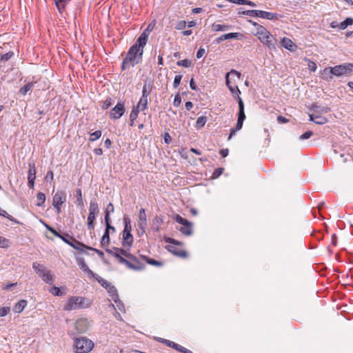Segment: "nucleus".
<instances>
[{
    "label": "nucleus",
    "mask_w": 353,
    "mask_h": 353,
    "mask_svg": "<svg viewBox=\"0 0 353 353\" xmlns=\"http://www.w3.org/2000/svg\"><path fill=\"white\" fill-rule=\"evenodd\" d=\"M334 76L341 77V76H350L352 74L353 71V63H345L344 64L337 65L332 67Z\"/></svg>",
    "instance_id": "0eeeda50"
},
{
    "label": "nucleus",
    "mask_w": 353,
    "mask_h": 353,
    "mask_svg": "<svg viewBox=\"0 0 353 353\" xmlns=\"http://www.w3.org/2000/svg\"><path fill=\"white\" fill-rule=\"evenodd\" d=\"M110 98H107L102 105V109L106 110L112 105V101Z\"/></svg>",
    "instance_id": "4d7b16f0"
},
{
    "label": "nucleus",
    "mask_w": 353,
    "mask_h": 353,
    "mask_svg": "<svg viewBox=\"0 0 353 353\" xmlns=\"http://www.w3.org/2000/svg\"><path fill=\"white\" fill-rule=\"evenodd\" d=\"M206 121H207V119L205 117H199L196 120V127L199 129L201 128L202 127L204 126Z\"/></svg>",
    "instance_id": "37998d69"
},
{
    "label": "nucleus",
    "mask_w": 353,
    "mask_h": 353,
    "mask_svg": "<svg viewBox=\"0 0 353 353\" xmlns=\"http://www.w3.org/2000/svg\"><path fill=\"white\" fill-rule=\"evenodd\" d=\"M74 345L76 353H88L93 348L94 343L86 337H80L75 339Z\"/></svg>",
    "instance_id": "423d86ee"
},
{
    "label": "nucleus",
    "mask_w": 353,
    "mask_h": 353,
    "mask_svg": "<svg viewBox=\"0 0 353 353\" xmlns=\"http://www.w3.org/2000/svg\"><path fill=\"white\" fill-rule=\"evenodd\" d=\"M242 37H243V35L241 33H239V32H231V33H228V34H222L219 37L216 38L215 39L214 42L216 44H219V43H220L221 42H222L224 40L232 39H241Z\"/></svg>",
    "instance_id": "dca6fc26"
},
{
    "label": "nucleus",
    "mask_w": 353,
    "mask_h": 353,
    "mask_svg": "<svg viewBox=\"0 0 353 353\" xmlns=\"http://www.w3.org/2000/svg\"><path fill=\"white\" fill-rule=\"evenodd\" d=\"M181 103V97L179 94H177L175 95V97H174V102H173V105L175 107H179Z\"/></svg>",
    "instance_id": "13d9d810"
},
{
    "label": "nucleus",
    "mask_w": 353,
    "mask_h": 353,
    "mask_svg": "<svg viewBox=\"0 0 353 353\" xmlns=\"http://www.w3.org/2000/svg\"><path fill=\"white\" fill-rule=\"evenodd\" d=\"M54 1L59 13L62 14L65 11L66 6L71 0H54Z\"/></svg>",
    "instance_id": "b1692460"
},
{
    "label": "nucleus",
    "mask_w": 353,
    "mask_h": 353,
    "mask_svg": "<svg viewBox=\"0 0 353 353\" xmlns=\"http://www.w3.org/2000/svg\"><path fill=\"white\" fill-rule=\"evenodd\" d=\"M122 239V245L123 248L126 247L130 248L132 245L133 236L131 232H123Z\"/></svg>",
    "instance_id": "6ab92c4d"
},
{
    "label": "nucleus",
    "mask_w": 353,
    "mask_h": 353,
    "mask_svg": "<svg viewBox=\"0 0 353 353\" xmlns=\"http://www.w3.org/2000/svg\"><path fill=\"white\" fill-rule=\"evenodd\" d=\"M40 277L47 283L52 284L53 283V275L51 274L50 270L46 272Z\"/></svg>",
    "instance_id": "473e14b6"
},
{
    "label": "nucleus",
    "mask_w": 353,
    "mask_h": 353,
    "mask_svg": "<svg viewBox=\"0 0 353 353\" xmlns=\"http://www.w3.org/2000/svg\"><path fill=\"white\" fill-rule=\"evenodd\" d=\"M308 68L310 71L314 72L316 69V65L313 61H310L308 64Z\"/></svg>",
    "instance_id": "69168bd1"
},
{
    "label": "nucleus",
    "mask_w": 353,
    "mask_h": 353,
    "mask_svg": "<svg viewBox=\"0 0 353 353\" xmlns=\"http://www.w3.org/2000/svg\"><path fill=\"white\" fill-rule=\"evenodd\" d=\"M76 194H77V205L82 208L83 207L84 204H83V198H82V192H81V189H77L76 190Z\"/></svg>",
    "instance_id": "ea45409f"
},
{
    "label": "nucleus",
    "mask_w": 353,
    "mask_h": 353,
    "mask_svg": "<svg viewBox=\"0 0 353 353\" xmlns=\"http://www.w3.org/2000/svg\"><path fill=\"white\" fill-rule=\"evenodd\" d=\"M87 250L94 251L95 253H97L101 258H102L104 255L103 252L98 249L94 248L92 247L88 246L87 247Z\"/></svg>",
    "instance_id": "e2e57ef3"
},
{
    "label": "nucleus",
    "mask_w": 353,
    "mask_h": 353,
    "mask_svg": "<svg viewBox=\"0 0 353 353\" xmlns=\"http://www.w3.org/2000/svg\"><path fill=\"white\" fill-rule=\"evenodd\" d=\"M136 108H137L141 111L146 110L148 108V99L141 97Z\"/></svg>",
    "instance_id": "7c9ffc66"
},
{
    "label": "nucleus",
    "mask_w": 353,
    "mask_h": 353,
    "mask_svg": "<svg viewBox=\"0 0 353 353\" xmlns=\"http://www.w3.org/2000/svg\"><path fill=\"white\" fill-rule=\"evenodd\" d=\"M89 326V322L86 319H79L75 322V329L79 334L86 332Z\"/></svg>",
    "instance_id": "f8f14e48"
},
{
    "label": "nucleus",
    "mask_w": 353,
    "mask_h": 353,
    "mask_svg": "<svg viewBox=\"0 0 353 353\" xmlns=\"http://www.w3.org/2000/svg\"><path fill=\"white\" fill-rule=\"evenodd\" d=\"M155 26L154 23H150L148 27L144 30V31L141 34L139 37L138 41L141 45L147 43L148 36L150 33L154 30Z\"/></svg>",
    "instance_id": "9b49d317"
},
{
    "label": "nucleus",
    "mask_w": 353,
    "mask_h": 353,
    "mask_svg": "<svg viewBox=\"0 0 353 353\" xmlns=\"http://www.w3.org/2000/svg\"><path fill=\"white\" fill-rule=\"evenodd\" d=\"M10 245V241L0 236V248H7Z\"/></svg>",
    "instance_id": "de8ad7c7"
},
{
    "label": "nucleus",
    "mask_w": 353,
    "mask_h": 353,
    "mask_svg": "<svg viewBox=\"0 0 353 353\" xmlns=\"http://www.w3.org/2000/svg\"><path fill=\"white\" fill-rule=\"evenodd\" d=\"M313 135L312 131H307L299 137L300 140H305L310 138Z\"/></svg>",
    "instance_id": "5fc2aeb1"
},
{
    "label": "nucleus",
    "mask_w": 353,
    "mask_h": 353,
    "mask_svg": "<svg viewBox=\"0 0 353 353\" xmlns=\"http://www.w3.org/2000/svg\"><path fill=\"white\" fill-rule=\"evenodd\" d=\"M168 243H170L171 244H172V245H183V243L181 242V241H179L176 239H172V238H169L168 239V240L166 241Z\"/></svg>",
    "instance_id": "680f3d73"
},
{
    "label": "nucleus",
    "mask_w": 353,
    "mask_h": 353,
    "mask_svg": "<svg viewBox=\"0 0 353 353\" xmlns=\"http://www.w3.org/2000/svg\"><path fill=\"white\" fill-rule=\"evenodd\" d=\"M67 236L70 237V239L72 240V242L70 245L72 248L74 249L79 250L82 253H84L85 254H88L87 251L85 250V249L87 250V247L88 245H86L85 244L76 240L74 237L71 236L70 234H67Z\"/></svg>",
    "instance_id": "ddd939ff"
},
{
    "label": "nucleus",
    "mask_w": 353,
    "mask_h": 353,
    "mask_svg": "<svg viewBox=\"0 0 353 353\" xmlns=\"http://www.w3.org/2000/svg\"><path fill=\"white\" fill-rule=\"evenodd\" d=\"M212 27V30L216 32H223V31H227L230 29V26L224 25V24L213 23Z\"/></svg>",
    "instance_id": "c85d7f7f"
},
{
    "label": "nucleus",
    "mask_w": 353,
    "mask_h": 353,
    "mask_svg": "<svg viewBox=\"0 0 353 353\" xmlns=\"http://www.w3.org/2000/svg\"><path fill=\"white\" fill-rule=\"evenodd\" d=\"M68 234H65L64 235H62V238H60L62 239L65 243L68 245H70L72 240L70 239V237L67 236Z\"/></svg>",
    "instance_id": "0e129e2a"
},
{
    "label": "nucleus",
    "mask_w": 353,
    "mask_h": 353,
    "mask_svg": "<svg viewBox=\"0 0 353 353\" xmlns=\"http://www.w3.org/2000/svg\"><path fill=\"white\" fill-rule=\"evenodd\" d=\"M123 221L125 223V227H124V230L123 232H131L132 225H131V223H130V219L128 217H124Z\"/></svg>",
    "instance_id": "c03bdc74"
},
{
    "label": "nucleus",
    "mask_w": 353,
    "mask_h": 353,
    "mask_svg": "<svg viewBox=\"0 0 353 353\" xmlns=\"http://www.w3.org/2000/svg\"><path fill=\"white\" fill-rule=\"evenodd\" d=\"M258 11L255 10H245L242 12V14L244 15H247L249 17H258Z\"/></svg>",
    "instance_id": "09e8293b"
},
{
    "label": "nucleus",
    "mask_w": 353,
    "mask_h": 353,
    "mask_svg": "<svg viewBox=\"0 0 353 353\" xmlns=\"http://www.w3.org/2000/svg\"><path fill=\"white\" fill-rule=\"evenodd\" d=\"M176 64L179 66L189 68L191 65V61L189 59H183L178 61Z\"/></svg>",
    "instance_id": "49530a36"
},
{
    "label": "nucleus",
    "mask_w": 353,
    "mask_h": 353,
    "mask_svg": "<svg viewBox=\"0 0 353 353\" xmlns=\"http://www.w3.org/2000/svg\"><path fill=\"white\" fill-rule=\"evenodd\" d=\"M257 17L267 19L269 20H274V19H278L276 14L270 12L263 11V10L258 11V17Z\"/></svg>",
    "instance_id": "5701e85b"
},
{
    "label": "nucleus",
    "mask_w": 353,
    "mask_h": 353,
    "mask_svg": "<svg viewBox=\"0 0 353 353\" xmlns=\"http://www.w3.org/2000/svg\"><path fill=\"white\" fill-rule=\"evenodd\" d=\"M281 46L290 51H294L296 48L295 43L291 39L286 37L282 39Z\"/></svg>",
    "instance_id": "412c9836"
},
{
    "label": "nucleus",
    "mask_w": 353,
    "mask_h": 353,
    "mask_svg": "<svg viewBox=\"0 0 353 353\" xmlns=\"http://www.w3.org/2000/svg\"><path fill=\"white\" fill-rule=\"evenodd\" d=\"M139 111L140 110L136 107L133 108L130 114V119L131 122L130 125H133L134 121L137 119Z\"/></svg>",
    "instance_id": "72a5a7b5"
},
{
    "label": "nucleus",
    "mask_w": 353,
    "mask_h": 353,
    "mask_svg": "<svg viewBox=\"0 0 353 353\" xmlns=\"http://www.w3.org/2000/svg\"><path fill=\"white\" fill-rule=\"evenodd\" d=\"M114 212V205L112 203H110L106 208L105 213L110 214V212Z\"/></svg>",
    "instance_id": "338daca9"
},
{
    "label": "nucleus",
    "mask_w": 353,
    "mask_h": 353,
    "mask_svg": "<svg viewBox=\"0 0 353 353\" xmlns=\"http://www.w3.org/2000/svg\"><path fill=\"white\" fill-rule=\"evenodd\" d=\"M162 342L165 343L168 346L181 352V350L182 349L183 346L174 343V341H171L167 339H161Z\"/></svg>",
    "instance_id": "c756f323"
},
{
    "label": "nucleus",
    "mask_w": 353,
    "mask_h": 353,
    "mask_svg": "<svg viewBox=\"0 0 353 353\" xmlns=\"http://www.w3.org/2000/svg\"><path fill=\"white\" fill-rule=\"evenodd\" d=\"M99 283L101 284L102 286L105 287L106 289H109V292L112 293V298L115 303H117L118 294L116 293L117 290L114 286H112L111 284L103 279H100L99 280Z\"/></svg>",
    "instance_id": "a211bd4d"
},
{
    "label": "nucleus",
    "mask_w": 353,
    "mask_h": 353,
    "mask_svg": "<svg viewBox=\"0 0 353 353\" xmlns=\"http://www.w3.org/2000/svg\"><path fill=\"white\" fill-rule=\"evenodd\" d=\"M166 249L170 252H171L172 254H173L174 255H175L178 257L185 259L188 256V254L185 250L179 248L176 246L167 245Z\"/></svg>",
    "instance_id": "4468645a"
},
{
    "label": "nucleus",
    "mask_w": 353,
    "mask_h": 353,
    "mask_svg": "<svg viewBox=\"0 0 353 353\" xmlns=\"http://www.w3.org/2000/svg\"><path fill=\"white\" fill-rule=\"evenodd\" d=\"M99 211L98 203L94 201H91L89 206V213L97 214Z\"/></svg>",
    "instance_id": "c9c22d12"
},
{
    "label": "nucleus",
    "mask_w": 353,
    "mask_h": 353,
    "mask_svg": "<svg viewBox=\"0 0 353 353\" xmlns=\"http://www.w3.org/2000/svg\"><path fill=\"white\" fill-rule=\"evenodd\" d=\"M230 76H236L239 79L241 78V73L235 70H232L225 75L226 85L228 86L230 91L233 94L234 98L237 101L239 104L237 123L236 124V126L231 129L230 135L228 137V140L231 139L232 136H234L237 131L240 130L242 128L243 121L245 119V114L244 112V103L242 99L239 97L241 91L237 86L235 88L234 86L230 85V81L229 79Z\"/></svg>",
    "instance_id": "f03ea898"
},
{
    "label": "nucleus",
    "mask_w": 353,
    "mask_h": 353,
    "mask_svg": "<svg viewBox=\"0 0 353 353\" xmlns=\"http://www.w3.org/2000/svg\"><path fill=\"white\" fill-rule=\"evenodd\" d=\"M205 52V49L199 48L196 52V57L198 59L201 58L204 55Z\"/></svg>",
    "instance_id": "774afa93"
},
{
    "label": "nucleus",
    "mask_w": 353,
    "mask_h": 353,
    "mask_svg": "<svg viewBox=\"0 0 353 353\" xmlns=\"http://www.w3.org/2000/svg\"><path fill=\"white\" fill-rule=\"evenodd\" d=\"M101 134H102V132L101 130H97L90 134V137L89 140L92 142L94 141L97 140L98 139H99L101 137Z\"/></svg>",
    "instance_id": "a18cd8bd"
},
{
    "label": "nucleus",
    "mask_w": 353,
    "mask_h": 353,
    "mask_svg": "<svg viewBox=\"0 0 353 353\" xmlns=\"http://www.w3.org/2000/svg\"><path fill=\"white\" fill-rule=\"evenodd\" d=\"M37 203L36 204L39 207H41L43 205L45 201H46V195L43 192H39L37 194Z\"/></svg>",
    "instance_id": "e433bc0d"
},
{
    "label": "nucleus",
    "mask_w": 353,
    "mask_h": 353,
    "mask_svg": "<svg viewBox=\"0 0 353 353\" xmlns=\"http://www.w3.org/2000/svg\"><path fill=\"white\" fill-rule=\"evenodd\" d=\"M110 243V233L108 231H105L103 235L101 237V245L102 248H106L109 245Z\"/></svg>",
    "instance_id": "cd10ccee"
},
{
    "label": "nucleus",
    "mask_w": 353,
    "mask_h": 353,
    "mask_svg": "<svg viewBox=\"0 0 353 353\" xmlns=\"http://www.w3.org/2000/svg\"><path fill=\"white\" fill-rule=\"evenodd\" d=\"M50 292L54 296H63V293L61 291V290L58 288V287H56V286H54L52 287Z\"/></svg>",
    "instance_id": "8fccbe9b"
},
{
    "label": "nucleus",
    "mask_w": 353,
    "mask_h": 353,
    "mask_svg": "<svg viewBox=\"0 0 353 353\" xmlns=\"http://www.w3.org/2000/svg\"><path fill=\"white\" fill-rule=\"evenodd\" d=\"M150 91H151V88H150V85H148L147 83H145L143 86L141 97L148 99V97L150 94Z\"/></svg>",
    "instance_id": "a19ab883"
},
{
    "label": "nucleus",
    "mask_w": 353,
    "mask_h": 353,
    "mask_svg": "<svg viewBox=\"0 0 353 353\" xmlns=\"http://www.w3.org/2000/svg\"><path fill=\"white\" fill-rule=\"evenodd\" d=\"M334 76L333 70L332 67H327L324 68L321 72V78L326 81H330Z\"/></svg>",
    "instance_id": "aec40b11"
},
{
    "label": "nucleus",
    "mask_w": 353,
    "mask_h": 353,
    "mask_svg": "<svg viewBox=\"0 0 353 353\" xmlns=\"http://www.w3.org/2000/svg\"><path fill=\"white\" fill-rule=\"evenodd\" d=\"M238 3H239V5H248V6H252V7L256 6L255 3H254L253 1H249V0H242V1H238Z\"/></svg>",
    "instance_id": "bf43d9fd"
},
{
    "label": "nucleus",
    "mask_w": 353,
    "mask_h": 353,
    "mask_svg": "<svg viewBox=\"0 0 353 353\" xmlns=\"http://www.w3.org/2000/svg\"><path fill=\"white\" fill-rule=\"evenodd\" d=\"M125 112L124 104L118 103L110 111V117L112 119H118L122 117Z\"/></svg>",
    "instance_id": "9d476101"
},
{
    "label": "nucleus",
    "mask_w": 353,
    "mask_h": 353,
    "mask_svg": "<svg viewBox=\"0 0 353 353\" xmlns=\"http://www.w3.org/2000/svg\"><path fill=\"white\" fill-rule=\"evenodd\" d=\"M312 110L314 111H315L316 112H324V113H327L330 110V108L327 107H325V106L321 107V106L317 105L316 104L312 105Z\"/></svg>",
    "instance_id": "4c0bfd02"
},
{
    "label": "nucleus",
    "mask_w": 353,
    "mask_h": 353,
    "mask_svg": "<svg viewBox=\"0 0 353 353\" xmlns=\"http://www.w3.org/2000/svg\"><path fill=\"white\" fill-rule=\"evenodd\" d=\"M139 257L141 259V260L145 261L149 265L157 267H161L163 265L162 262L151 259L147 256L139 254Z\"/></svg>",
    "instance_id": "a878e982"
},
{
    "label": "nucleus",
    "mask_w": 353,
    "mask_h": 353,
    "mask_svg": "<svg viewBox=\"0 0 353 353\" xmlns=\"http://www.w3.org/2000/svg\"><path fill=\"white\" fill-rule=\"evenodd\" d=\"M10 311V307H0V316L3 317L6 316Z\"/></svg>",
    "instance_id": "3c124183"
},
{
    "label": "nucleus",
    "mask_w": 353,
    "mask_h": 353,
    "mask_svg": "<svg viewBox=\"0 0 353 353\" xmlns=\"http://www.w3.org/2000/svg\"><path fill=\"white\" fill-rule=\"evenodd\" d=\"M77 263L81 268V270L85 273L88 274L90 277H94L95 276L94 273L88 268L86 265L85 259L82 257H77Z\"/></svg>",
    "instance_id": "f3484780"
},
{
    "label": "nucleus",
    "mask_w": 353,
    "mask_h": 353,
    "mask_svg": "<svg viewBox=\"0 0 353 353\" xmlns=\"http://www.w3.org/2000/svg\"><path fill=\"white\" fill-rule=\"evenodd\" d=\"M90 306L89 301L82 296H70L67 303L64 305L65 311L75 310L81 308H87Z\"/></svg>",
    "instance_id": "39448f33"
},
{
    "label": "nucleus",
    "mask_w": 353,
    "mask_h": 353,
    "mask_svg": "<svg viewBox=\"0 0 353 353\" xmlns=\"http://www.w3.org/2000/svg\"><path fill=\"white\" fill-rule=\"evenodd\" d=\"M66 196L63 191H57L53 196L52 205L58 214L61 212V206L65 201Z\"/></svg>",
    "instance_id": "1a4fd4ad"
},
{
    "label": "nucleus",
    "mask_w": 353,
    "mask_h": 353,
    "mask_svg": "<svg viewBox=\"0 0 353 353\" xmlns=\"http://www.w3.org/2000/svg\"><path fill=\"white\" fill-rule=\"evenodd\" d=\"M29 167L30 169L28 171V179H36V169L34 163H30Z\"/></svg>",
    "instance_id": "58836bf2"
},
{
    "label": "nucleus",
    "mask_w": 353,
    "mask_h": 353,
    "mask_svg": "<svg viewBox=\"0 0 353 353\" xmlns=\"http://www.w3.org/2000/svg\"><path fill=\"white\" fill-rule=\"evenodd\" d=\"M223 172V168H219L216 169L212 174V177L214 179L219 177L220 175L222 174Z\"/></svg>",
    "instance_id": "052dcab7"
},
{
    "label": "nucleus",
    "mask_w": 353,
    "mask_h": 353,
    "mask_svg": "<svg viewBox=\"0 0 353 353\" xmlns=\"http://www.w3.org/2000/svg\"><path fill=\"white\" fill-rule=\"evenodd\" d=\"M34 83L30 82V83H28L24 86L21 87L19 90L20 94H21L23 95H26L28 93V92L32 90V88L34 87Z\"/></svg>",
    "instance_id": "2f4dec72"
},
{
    "label": "nucleus",
    "mask_w": 353,
    "mask_h": 353,
    "mask_svg": "<svg viewBox=\"0 0 353 353\" xmlns=\"http://www.w3.org/2000/svg\"><path fill=\"white\" fill-rule=\"evenodd\" d=\"M105 252L114 257L120 264L125 265L128 269L141 271L145 269V264L141 258L132 254L128 250L114 247L112 249L106 248Z\"/></svg>",
    "instance_id": "f257e3e1"
},
{
    "label": "nucleus",
    "mask_w": 353,
    "mask_h": 353,
    "mask_svg": "<svg viewBox=\"0 0 353 353\" xmlns=\"http://www.w3.org/2000/svg\"><path fill=\"white\" fill-rule=\"evenodd\" d=\"M32 268L39 276H42L43 274L48 271V270L43 265L37 262L33 263Z\"/></svg>",
    "instance_id": "393cba45"
},
{
    "label": "nucleus",
    "mask_w": 353,
    "mask_h": 353,
    "mask_svg": "<svg viewBox=\"0 0 353 353\" xmlns=\"http://www.w3.org/2000/svg\"><path fill=\"white\" fill-rule=\"evenodd\" d=\"M137 224H138L139 229L142 230V232L145 233V228L147 226V218H146L145 210L143 208H141L139 210V220H138Z\"/></svg>",
    "instance_id": "2eb2a0df"
},
{
    "label": "nucleus",
    "mask_w": 353,
    "mask_h": 353,
    "mask_svg": "<svg viewBox=\"0 0 353 353\" xmlns=\"http://www.w3.org/2000/svg\"><path fill=\"white\" fill-rule=\"evenodd\" d=\"M27 301L24 299L20 300L14 306V311L16 313H21L27 305Z\"/></svg>",
    "instance_id": "bb28decb"
},
{
    "label": "nucleus",
    "mask_w": 353,
    "mask_h": 353,
    "mask_svg": "<svg viewBox=\"0 0 353 353\" xmlns=\"http://www.w3.org/2000/svg\"><path fill=\"white\" fill-rule=\"evenodd\" d=\"M181 79H182V75L179 74V75L175 76L174 80L173 82V87L174 88H176L180 85Z\"/></svg>",
    "instance_id": "603ef678"
},
{
    "label": "nucleus",
    "mask_w": 353,
    "mask_h": 353,
    "mask_svg": "<svg viewBox=\"0 0 353 353\" xmlns=\"http://www.w3.org/2000/svg\"><path fill=\"white\" fill-rule=\"evenodd\" d=\"M14 53L12 52H8L6 54L1 55V60L3 61H6L9 60L12 56Z\"/></svg>",
    "instance_id": "6e6d98bb"
},
{
    "label": "nucleus",
    "mask_w": 353,
    "mask_h": 353,
    "mask_svg": "<svg viewBox=\"0 0 353 353\" xmlns=\"http://www.w3.org/2000/svg\"><path fill=\"white\" fill-rule=\"evenodd\" d=\"M186 26H187L186 21L181 20L176 23L175 28L176 30H183L186 27Z\"/></svg>",
    "instance_id": "864d4df0"
},
{
    "label": "nucleus",
    "mask_w": 353,
    "mask_h": 353,
    "mask_svg": "<svg viewBox=\"0 0 353 353\" xmlns=\"http://www.w3.org/2000/svg\"><path fill=\"white\" fill-rule=\"evenodd\" d=\"M254 26H256V34L259 39L265 44L270 50H276L277 46V41L274 37L270 33L267 29L263 26L259 25L255 22L250 21Z\"/></svg>",
    "instance_id": "20e7f679"
},
{
    "label": "nucleus",
    "mask_w": 353,
    "mask_h": 353,
    "mask_svg": "<svg viewBox=\"0 0 353 353\" xmlns=\"http://www.w3.org/2000/svg\"><path fill=\"white\" fill-rule=\"evenodd\" d=\"M174 220L178 223L182 225L179 228V231L185 236H190L192 234V223L177 214L174 217Z\"/></svg>",
    "instance_id": "6e6552de"
},
{
    "label": "nucleus",
    "mask_w": 353,
    "mask_h": 353,
    "mask_svg": "<svg viewBox=\"0 0 353 353\" xmlns=\"http://www.w3.org/2000/svg\"><path fill=\"white\" fill-rule=\"evenodd\" d=\"M0 216L6 217L8 219H9L10 221L14 222L16 223H19L13 216L10 215L6 210H2L1 208H0Z\"/></svg>",
    "instance_id": "79ce46f5"
},
{
    "label": "nucleus",
    "mask_w": 353,
    "mask_h": 353,
    "mask_svg": "<svg viewBox=\"0 0 353 353\" xmlns=\"http://www.w3.org/2000/svg\"><path fill=\"white\" fill-rule=\"evenodd\" d=\"M352 24L353 19L347 17L339 24V28L341 30H345L348 26H351Z\"/></svg>",
    "instance_id": "f704fd0d"
},
{
    "label": "nucleus",
    "mask_w": 353,
    "mask_h": 353,
    "mask_svg": "<svg viewBox=\"0 0 353 353\" xmlns=\"http://www.w3.org/2000/svg\"><path fill=\"white\" fill-rule=\"evenodd\" d=\"M145 44H141L139 43L138 39L136 43L130 47L125 57L123 60L122 69L125 70L130 66H134L142 61L143 48Z\"/></svg>",
    "instance_id": "7ed1b4c3"
},
{
    "label": "nucleus",
    "mask_w": 353,
    "mask_h": 353,
    "mask_svg": "<svg viewBox=\"0 0 353 353\" xmlns=\"http://www.w3.org/2000/svg\"><path fill=\"white\" fill-rule=\"evenodd\" d=\"M310 121L319 125H323L327 122V119L325 117L314 113L310 114Z\"/></svg>",
    "instance_id": "4be33fe9"
}]
</instances>
